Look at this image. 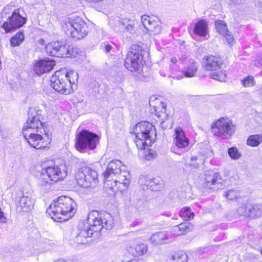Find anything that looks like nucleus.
<instances>
[{"label":"nucleus","instance_id":"1","mask_svg":"<svg viewBox=\"0 0 262 262\" xmlns=\"http://www.w3.org/2000/svg\"><path fill=\"white\" fill-rule=\"evenodd\" d=\"M87 221L86 224L81 223L78 226L79 232L75 238L77 244H86L87 237H91L94 232H99L103 228L111 229L114 224L112 215L106 212L92 211L89 213Z\"/></svg>","mask_w":262,"mask_h":262},{"label":"nucleus","instance_id":"16","mask_svg":"<svg viewBox=\"0 0 262 262\" xmlns=\"http://www.w3.org/2000/svg\"><path fill=\"white\" fill-rule=\"evenodd\" d=\"M29 118L23 130L36 132L42 133L45 132V124L42 122V117L40 113L35 110L30 109L29 112Z\"/></svg>","mask_w":262,"mask_h":262},{"label":"nucleus","instance_id":"34","mask_svg":"<svg viewBox=\"0 0 262 262\" xmlns=\"http://www.w3.org/2000/svg\"><path fill=\"white\" fill-rule=\"evenodd\" d=\"M241 82L244 88H250L255 85L256 82L253 76L249 75L241 80Z\"/></svg>","mask_w":262,"mask_h":262},{"label":"nucleus","instance_id":"39","mask_svg":"<svg viewBox=\"0 0 262 262\" xmlns=\"http://www.w3.org/2000/svg\"><path fill=\"white\" fill-rule=\"evenodd\" d=\"M237 213L240 215L248 216L249 211L248 206L243 205L240 206L237 210Z\"/></svg>","mask_w":262,"mask_h":262},{"label":"nucleus","instance_id":"24","mask_svg":"<svg viewBox=\"0 0 262 262\" xmlns=\"http://www.w3.org/2000/svg\"><path fill=\"white\" fill-rule=\"evenodd\" d=\"M168 235L165 232H158L152 234L150 237V243L153 245H159L166 243Z\"/></svg>","mask_w":262,"mask_h":262},{"label":"nucleus","instance_id":"45","mask_svg":"<svg viewBox=\"0 0 262 262\" xmlns=\"http://www.w3.org/2000/svg\"><path fill=\"white\" fill-rule=\"evenodd\" d=\"M54 262H66V261L63 259H58Z\"/></svg>","mask_w":262,"mask_h":262},{"label":"nucleus","instance_id":"17","mask_svg":"<svg viewBox=\"0 0 262 262\" xmlns=\"http://www.w3.org/2000/svg\"><path fill=\"white\" fill-rule=\"evenodd\" d=\"M23 135L28 143L33 147L40 149L46 147L49 144V140L45 139L40 133L23 130Z\"/></svg>","mask_w":262,"mask_h":262},{"label":"nucleus","instance_id":"2","mask_svg":"<svg viewBox=\"0 0 262 262\" xmlns=\"http://www.w3.org/2000/svg\"><path fill=\"white\" fill-rule=\"evenodd\" d=\"M104 187L107 191L115 193L128 189L130 185V176L128 172L122 171L120 168L108 166L103 173Z\"/></svg>","mask_w":262,"mask_h":262},{"label":"nucleus","instance_id":"47","mask_svg":"<svg viewBox=\"0 0 262 262\" xmlns=\"http://www.w3.org/2000/svg\"><path fill=\"white\" fill-rule=\"evenodd\" d=\"M118 186H121L122 188H123V185L122 184H118Z\"/></svg>","mask_w":262,"mask_h":262},{"label":"nucleus","instance_id":"9","mask_svg":"<svg viewBox=\"0 0 262 262\" xmlns=\"http://www.w3.org/2000/svg\"><path fill=\"white\" fill-rule=\"evenodd\" d=\"M68 166L67 165H52L47 167L38 180V184L41 187L63 180L68 174Z\"/></svg>","mask_w":262,"mask_h":262},{"label":"nucleus","instance_id":"41","mask_svg":"<svg viewBox=\"0 0 262 262\" xmlns=\"http://www.w3.org/2000/svg\"><path fill=\"white\" fill-rule=\"evenodd\" d=\"M104 48L106 53L110 52L113 49V46L108 43H105Z\"/></svg>","mask_w":262,"mask_h":262},{"label":"nucleus","instance_id":"30","mask_svg":"<svg viewBox=\"0 0 262 262\" xmlns=\"http://www.w3.org/2000/svg\"><path fill=\"white\" fill-rule=\"evenodd\" d=\"M248 216L251 217H259L262 215V205L254 204L248 206Z\"/></svg>","mask_w":262,"mask_h":262},{"label":"nucleus","instance_id":"36","mask_svg":"<svg viewBox=\"0 0 262 262\" xmlns=\"http://www.w3.org/2000/svg\"><path fill=\"white\" fill-rule=\"evenodd\" d=\"M228 153L230 157L234 160H237L241 157V154L236 147H232L228 149Z\"/></svg>","mask_w":262,"mask_h":262},{"label":"nucleus","instance_id":"26","mask_svg":"<svg viewBox=\"0 0 262 262\" xmlns=\"http://www.w3.org/2000/svg\"><path fill=\"white\" fill-rule=\"evenodd\" d=\"M193 229V225L189 222H184L173 228L174 233L177 235H180L188 232Z\"/></svg>","mask_w":262,"mask_h":262},{"label":"nucleus","instance_id":"4","mask_svg":"<svg viewBox=\"0 0 262 262\" xmlns=\"http://www.w3.org/2000/svg\"><path fill=\"white\" fill-rule=\"evenodd\" d=\"M78 79V73L74 71H57L51 77V85L59 93L68 95L76 89Z\"/></svg>","mask_w":262,"mask_h":262},{"label":"nucleus","instance_id":"7","mask_svg":"<svg viewBox=\"0 0 262 262\" xmlns=\"http://www.w3.org/2000/svg\"><path fill=\"white\" fill-rule=\"evenodd\" d=\"M2 15L7 16V20L2 25V28L6 33L21 28L27 21V15L21 8L15 9L7 6L4 8Z\"/></svg>","mask_w":262,"mask_h":262},{"label":"nucleus","instance_id":"8","mask_svg":"<svg viewBox=\"0 0 262 262\" xmlns=\"http://www.w3.org/2000/svg\"><path fill=\"white\" fill-rule=\"evenodd\" d=\"M62 28L67 35L77 40L85 37L89 31L87 24L78 16L66 19Z\"/></svg>","mask_w":262,"mask_h":262},{"label":"nucleus","instance_id":"27","mask_svg":"<svg viewBox=\"0 0 262 262\" xmlns=\"http://www.w3.org/2000/svg\"><path fill=\"white\" fill-rule=\"evenodd\" d=\"M164 186V182L162 179L159 177L154 178L148 180V188L152 191H159Z\"/></svg>","mask_w":262,"mask_h":262},{"label":"nucleus","instance_id":"12","mask_svg":"<svg viewBox=\"0 0 262 262\" xmlns=\"http://www.w3.org/2000/svg\"><path fill=\"white\" fill-rule=\"evenodd\" d=\"M143 66L141 48L138 45L133 46L125 59V67L130 72L140 73V71H142Z\"/></svg>","mask_w":262,"mask_h":262},{"label":"nucleus","instance_id":"50","mask_svg":"<svg viewBox=\"0 0 262 262\" xmlns=\"http://www.w3.org/2000/svg\"><path fill=\"white\" fill-rule=\"evenodd\" d=\"M130 262H135L134 261H131Z\"/></svg>","mask_w":262,"mask_h":262},{"label":"nucleus","instance_id":"48","mask_svg":"<svg viewBox=\"0 0 262 262\" xmlns=\"http://www.w3.org/2000/svg\"><path fill=\"white\" fill-rule=\"evenodd\" d=\"M260 253L262 254V248H261L260 250Z\"/></svg>","mask_w":262,"mask_h":262},{"label":"nucleus","instance_id":"18","mask_svg":"<svg viewBox=\"0 0 262 262\" xmlns=\"http://www.w3.org/2000/svg\"><path fill=\"white\" fill-rule=\"evenodd\" d=\"M35 199L32 191L23 192L19 197L16 208L18 212H29L33 208Z\"/></svg>","mask_w":262,"mask_h":262},{"label":"nucleus","instance_id":"13","mask_svg":"<svg viewBox=\"0 0 262 262\" xmlns=\"http://www.w3.org/2000/svg\"><path fill=\"white\" fill-rule=\"evenodd\" d=\"M99 141V137L88 130H82L76 137V147L80 152H85L88 149H94Z\"/></svg>","mask_w":262,"mask_h":262},{"label":"nucleus","instance_id":"10","mask_svg":"<svg viewBox=\"0 0 262 262\" xmlns=\"http://www.w3.org/2000/svg\"><path fill=\"white\" fill-rule=\"evenodd\" d=\"M130 133L136 136L135 143L138 149V155L142 158L147 156L146 147L147 139V122L140 121L130 129Z\"/></svg>","mask_w":262,"mask_h":262},{"label":"nucleus","instance_id":"29","mask_svg":"<svg viewBox=\"0 0 262 262\" xmlns=\"http://www.w3.org/2000/svg\"><path fill=\"white\" fill-rule=\"evenodd\" d=\"M128 251L134 256H138L143 255L147 251V248L144 244L136 245L134 247L127 248Z\"/></svg>","mask_w":262,"mask_h":262},{"label":"nucleus","instance_id":"38","mask_svg":"<svg viewBox=\"0 0 262 262\" xmlns=\"http://www.w3.org/2000/svg\"><path fill=\"white\" fill-rule=\"evenodd\" d=\"M147 182L146 176H140L139 179L138 183L143 191L147 190V185L146 184Z\"/></svg>","mask_w":262,"mask_h":262},{"label":"nucleus","instance_id":"37","mask_svg":"<svg viewBox=\"0 0 262 262\" xmlns=\"http://www.w3.org/2000/svg\"><path fill=\"white\" fill-rule=\"evenodd\" d=\"M187 256L184 252H179L176 253L173 256V260L176 262H186Z\"/></svg>","mask_w":262,"mask_h":262},{"label":"nucleus","instance_id":"28","mask_svg":"<svg viewBox=\"0 0 262 262\" xmlns=\"http://www.w3.org/2000/svg\"><path fill=\"white\" fill-rule=\"evenodd\" d=\"M198 64L196 62L193 61L186 66L182 71V73L185 77H194L198 72Z\"/></svg>","mask_w":262,"mask_h":262},{"label":"nucleus","instance_id":"15","mask_svg":"<svg viewBox=\"0 0 262 262\" xmlns=\"http://www.w3.org/2000/svg\"><path fill=\"white\" fill-rule=\"evenodd\" d=\"M236 126L228 117H221L214 121L211 126V132L214 136L221 137L231 136L235 130Z\"/></svg>","mask_w":262,"mask_h":262},{"label":"nucleus","instance_id":"11","mask_svg":"<svg viewBox=\"0 0 262 262\" xmlns=\"http://www.w3.org/2000/svg\"><path fill=\"white\" fill-rule=\"evenodd\" d=\"M75 178L77 184L84 188L95 187L99 183L97 172L86 166L75 170Z\"/></svg>","mask_w":262,"mask_h":262},{"label":"nucleus","instance_id":"19","mask_svg":"<svg viewBox=\"0 0 262 262\" xmlns=\"http://www.w3.org/2000/svg\"><path fill=\"white\" fill-rule=\"evenodd\" d=\"M214 28L216 32L222 36L230 46H232L235 41L233 35L228 29L227 23L222 20L217 19L214 21Z\"/></svg>","mask_w":262,"mask_h":262},{"label":"nucleus","instance_id":"44","mask_svg":"<svg viewBox=\"0 0 262 262\" xmlns=\"http://www.w3.org/2000/svg\"><path fill=\"white\" fill-rule=\"evenodd\" d=\"M133 27V26L132 24H128L126 26L125 28L127 31H131L132 30Z\"/></svg>","mask_w":262,"mask_h":262},{"label":"nucleus","instance_id":"22","mask_svg":"<svg viewBox=\"0 0 262 262\" xmlns=\"http://www.w3.org/2000/svg\"><path fill=\"white\" fill-rule=\"evenodd\" d=\"M173 141L176 146L179 148H186L189 144V139L180 127H177L174 130Z\"/></svg>","mask_w":262,"mask_h":262},{"label":"nucleus","instance_id":"20","mask_svg":"<svg viewBox=\"0 0 262 262\" xmlns=\"http://www.w3.org/2000/svg\"><path fill=\"white\" fill-rule=\"evenodd\" d=\"M221 178L219 173L214 170H207L203 175L202 186L205 188L214 189L215 185L221 183Z\"/></svg>","mask_w":262,"mask_h":262},{"label":"nucleus","instance_id":"40","mask_svg":"<svg viewBox=\"0 0 262 262\" xmlns=\"http://www.w3.org/2000/svg\"><path fill=\"white\" fill-rule=\"evenodd\" d=\"M147 20V15H144L141 16V23L142 24V26L144 27V28L145 29H147V28H146Z\"/></svg>","mask_w":262,"mask_h":262},{"label":"nucleus","instance_id":"42","mask_svg":"<svg viewBox=\"0 0 262 262\" xmlns=\"http://www.w3.org/2000/svg\"><path fill=\"white\" fill-rule=\"evenodd\" d=\"M171 65L176 64L178 62V59L176 57H172L170 59Z\"/></svg>","mask_w":262,"mask_h":262},{"label":"nucleus","instance_id":"43","mask_svg":"<svg viewBox=\"0 0 262 262\" xmlns=\"http://www.w3.org/2000/svg\"><path fill=\"white\" fill-rule=\"evenodd\" d=\"M116 162L121 163L122 162L119 160L117 159H112L107 162L108 164H115Z\"/></svg>","mask_w":262,"mask_h":262},{"label":"nucleus","instance_id":"32","mask_svg":"<svg viewBox=\"0 0 262 262\" xmlns=\"http://www.w3.org/2000/svg\"><path fill=\"white\" fill-rule=\"evenodd\" d=\"M180 215L186 221L190 220L194 217V214L189 207L183 208L180 212Z\"/></svg>","mask_w":262,"mask_h":262},{"label":"nucleus","instance_id":"23","mask_svg":"<svg viewBox=\"0 0 262 262\" xmlns=\"http://www.w3.org/2000/svg\"><path fill=\"white\" fill-rule=\"evenodd\" d=\"M194 33L200 37H206L209 34L208 25L207 21L200 19L196 21L193 27Z\"/></svg>","mask_w":262,"mask_h":262},{"label":"nucleus","instance_id":"25","mask_svg":"<svg viewBox=\"0 0 262 262\" xmlns=\"http://www.w3.org/2000/svg\"><path fill=\"white\" fill-rule=\"evenodd\" d=\"M161 30L160 21L157 16H148V32L157 34Z\"/></svg>","mask_w":262,"mask_h":262},{"label":"nucleus","instance_id":"14","mask_svg":"<svg viewBox=\"0 0 262 262\" xmlns=\"http://www.w3.org/2000/svg\"><path fill=\"white\" fill-rule=\"evenodd\" d=\"M77 49L63 45L60 41H52L46 47L47 53L52 56L58 57H76Z\"/></svg>","mask_w":262,"mask_h":262},{"label":"nucleus","instance_id":"31","mask_svg":"<svg viewBox=\"0 0 262 262\" xmlns=\"http://www.w3.org/2000/svg\"><path fill=\"white\" fill-rule=\"evenodd\" d=\"M262 142L261 135H250L247 140V144L251 147H256Z\"/></svg>","mask_w":262,"mask_h":262},{"label":"nucleus","instance_id":"5","mask_svg":"<svg viewBox=\"0 0 262 262\" xmlns=\"http://www.w3.org/2000/svg\"><path fill=\"white\" fill-rule=\"evenodd\" d=\"M203 69L209 73V78L221 82L227 79V72L221 69L225 64L223 58L219 54L204 55L201 62Z\"/></svg>","mask_w":262,"mask_h":262},{"label":"nucleus","instance_id":"33","mask_svg":"<svg viewBox=\"0 0 262 262\" xmlns=\"http://www.w3.org/2000/svg\"><path fill=\"white\" fill-rule=\"evenodd\" d=\"M24 40V35L22 32H18L10 40L12 47L19 46Z\"/></svg>","mask_w":262,"mask_h":262},{"label":"nucleus","instance_id":"21","mask_svg":"<svg viewBox=\"0 0 262 262\" xmlns=\"http://www.w3.org/2000/svg\"><path fill=\"white\" fill-rule=\"evenodd\" d=\"M55 65L54 60L47 58L36 62L34 66V70L36 74L40 75L51 71Z\"/></svg>","mask_w":262,"mask_h":262},{"label":"nucleus","instance_id":"49","mask_svg":"<svg viewBox=\"0 0 262 262\" xmlns=\"http://www.w3.org/2000/svg\"><path fill=\"white\" fill-rule=\"evenodd\" d=\"M150 155V153H149V152H148V158L149 157Z\"/></svg>","mask_w":262,"mask_h":262},{"label":"nucleus","instance_id":"35","mask_svg":"<svg viewBox=\"0 0 262 262\" xmlns=\"http://www.w3.org/2000/svg\"><path fill=\"white\" fill-rule=\"evenodd\" d=\"M225 196L229 200H234L240 198V193L235 190H229L225 192Z\"/></svg>","mask_w":262,"mask_h":262},{"label":"nucleus","instance_id":"6","mask_svg":"<svg viewBox=\"0 0 262 262\" xmlns=\"http://www.w3.org/2000/svg\"><path fill=\"white\" fill-rule=\"evenodd\" d=\"M149 115L148 117L150 118V123L152 127L148 130V140L150 142H154L156 139V129L154 124L160 123L162 127H164V121H162V115L165 112L166 105L160 99V96L152 95L149 98Z\"/></svg>","mask_w":262,"mask_h":262},{"label":"nucleus","instance_id":"46","mask_svg":"<svg viewBox=\"0 0 262 262\" xmlns=\"http://www.w3.org/2000/svg\"><path fill=\"white\" fill-rule=\"evenodd\" d=\"M167 216H169L170 215V214L169 213H167L166 215Z\"/></svg>","mask_w":262,"mask_h":262},{"label":"nucleus","instance_id":"3","mask_svg":"<svg viewBox=\"0 0 262 262\" xmlns=\"http://www.w3.org/2000/svg\"><path fill=\"white\" fill-rule=\"evenodd\" d=\"M76 206V204L72 199L61 196L52 202L47 209V212L55 221H66L74 216Z\"/></svg>","mask_w":262,"mask_h":262}]
</instances>
